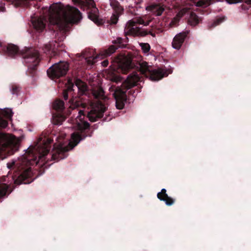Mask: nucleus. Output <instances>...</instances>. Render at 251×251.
I'll list each match as a JSON object with an SVG mask.
<instances>
[{
	"mask_svg": "<svg viewBox=\"0 0 251 251\" xmlns=\"http://www.w3.org/2000/svg\"><path fill=\"white\" fill-rule=\"evenodd\" d=\"M8 125V122L0 118V127L4 128ZM14 144L12 136L8 134L0 131V150L10 147Z\"/></svg>",
	"mask_w": 251,
	"mask_h": 251,
	"instance_id": "12",
	"label": "nucleus"
},
{
	"mask_svg": "<svg viewBox=\"0 0 251 251\" xmlns=\"http://www.w3.org/2000/svg\"><path fill=\"white\" fill-rule=\"evenodd\" d=\"M139 45L144 53H147L149 52L151 49V46L149 43H141Z\"/></svg>",
	"mask_w": 251,
	"mask_h": 251,
	"instance_id": "30",
	"label": "nucleus"
},
{
	"mask_svg": "<svg viewBox=\"0 0 251 251\" xmlns=\"http://www.w3.org/2000/svg\"><path fill=\"white\" fill-rule=\"evenodd\" d=\"M157 197L160 201H165L166 204L168 206L173 205L175 201L174 199L168 196L166 193V190L164 188L162 189L161 192L157 193Z\"/></svg>",
	"mask_w": 251,
	"mask_h": 251,
	"instance_id": "19",
	"label": "nucleus"
},
{
	"mask_svg": "<svg viewBox=\"0 0 251 251\" xmlns=\"http://www.w3.org/2000/svg\"><path fill=\"white\" fill-rule=\"evenodd\" d=\"M86 5L89 8H94L96 7V4L94 0H85Z\"/></svg>",
	"mask_w": 251,
	"mask_h": 251,
	"instance_id": "33",
	"label": "nucleus"
},
{
	"mask_svg": "<svg viewBox=\"0 0 251 251\" xmlns=\"http://www.w3.org/2000/svg\"><path fill=\"white\" fill-rule=\"evenodd\" d=\"M110 5L114 11L110 18V22L112 24H116L119 20V17L124 12V8L121 5L117 0H110Z\"/></svg>",
	"mask_w": 251,
	"mask_h": 251,
	"instance_id": "14",
	"label": "nucleus"
},
{
	"mask_svg": "<svg viewBox=\"0 0 251 251\" xmlns=\"http://www.w3.org/2000/svg\"><path fill=\"white\" fill-rule=\"evenodd\" d=\"M83 57L85 58L86 61L88 65H92L96 61L97 57H94L93 55H91V54H88L86 52L84 54Z\"/></svg>",
	"mask_w": 251,
	"mask_h": 251,
	"instance_id": "27",
	"label": "nucleus"
},
{
	"mask_svg": "<svg viewBox=\"0 0 251 251\" xmlns=\"http://www.w3.org/2000/svg\"><path fill=\"white\" fill-rule=\"evenodd\" d=\"M201 21V19L193 12H191L188 19V23L192 26H196Z\"/></svg>",
	"mask_w": 251,
	"mask_h": 251,
	"instance_id": "24",
	"label": "nucleus"
},
{
	"mask_svg": "<svg viewBox=\"0 0 251 251\" xmlns=\"http://www.w3.org/2000/svg\"><path fill=\"white\" fill-rule=\"evenodd\" d=\"M77 124V128L78 132H74L71 135V138L74 143V147L76 146L79 142L84 140L86 137H91L93 130L90 128V125L86 121H82Z\"/></svg>",
	"mask_w": 251,
	"mask_h": 251,
	"instance_id": "8",
	"label": "nucleus"
},
{
	"mask_svg": "<svg viewBox=\"0 0 251 251\" xmlns=\"http://www.w3.org/2000/svg\"><path fill=\"white\" fill-rule=\"evenodd\" d=\"M13 3L16 6H25L29 7L33 5L38 9L41 6L40 2L42 0H6Z\"/></svg>",
	"mask_w": 251,
	"mask_h": 251,
	"instance_id": "16",
	"label": "nucleus"
},
{
	"mask_svg": "<svg viewBox=\"0 0 251 251\" xmlns=\"http://www.w3.org/2000/svg\"><path fill=\"white\" fill-rule=\"evenodd\" d=\"M140 91V90H137V92H136L135 90H130L128 92V95L129 97L130 96H132L133 98H135L136 96L137 95V93L139 92Z\"/></svg>",
	"mask_w": 251,
	"mask_h": 251,
	"instance_id": "34",
	"label": "nucleus"
},
{
	"mask_svg": "<svg viewBox=\"0 0 251 251\" xmlns=\"http://www.w3.org/2000/svg\"><path fill=\"white\" fill-rule=\"evenodd\" d=\"M146 9L153 13L156 16H160L164 10V8L158 4H153L146 6Z\"/></svg>",
	"mask_w": 251,
	"mask_h": 251,
	"instance_id": "22",
	"label": "nucleus"
},
{
	"mask_svg": "<svg viewBox=\"0 0 251 251\" xmlns=\"http://www.w3.org/2000/svg\"><path fill=\"white\" fill-rule=\"evenodd\" d=\"M21 90V87L17 84H12L11 85L10 91L13 95H18Z\"/></svg>",
	"mask_w": 251,
	"mask_h": 251,
	"instance_id": "29",
	"label": "nucleus"
},
{
	"mask_svg": "<svg viewBox=\"0 0 251 251\" xmlns=\"http://www.w3.org/2000/svg\"><path fill=\"white\" fill-rule=\"evenodd\" d=\"M188 34V31H186L176 34L173 40L172 47L175 49L179 50L182 46Z\"/></svg>",
	"mask_w": 251,
	"mask_h": 251,
	"instance_id": "18",
	"label": "nucleus"
},
{
	"mask_svg": "<svg viewBox=\"0 0 251 251\" xmlns=\"http://www.w3.org/2000/svg\"><path fill=\"white\" fill-rule=\"evenodd\" d=\"M92 94L94 98L98 100L93 105L90 111L87 113V117L91 122H94L103 117V113L106 111L107 107L100 100H104L106 98L104 91L101 87L99 86L93 88Z\"/></svg>",
	"mask_w": 251,
	"mask_h": 251,
	"instance_id": "4",
	"label": "nucleus"
},
{
	"mask_svg": "<svg viewBox=\"0 0 251 251\" xmlns=\"http://www.w3.org/2000/svg\"><path fill=\"white\" fill-rule=\"evenodd\" d=\"M69 69V64L67 62H59L55 63L47 70V75L52 78H59L65 75Z\"/></svg>",
	"mask_w": 251,
	"mask_h": 251,
	"instance_id": "10",
	"label": "nucleus"
},
{
	"mask_svg": "<svg viewBox=\"0 0 251 251\" xmlns=\"http://www.w3.org/2000/svg\"><path fill=\"white\" fill-rule=\"evenodd\" d=\"M142 79L138 73H133L128 76L120 87L112 86L110 88L111 91H114L113 96L116 100V107L117 109L124 108L127 99L126 91L137 85V82L141 81Z\"/></svg>",
	"mask_w": 251,
	"mask_h": 251,
	"instance_id": "3",
	"label": "nucleus"
},
{
	"mask_svg": "<svg viewBox=\"0 0 251 251\" xmlns=\"http://www.w3.org/2000/svg\"><path fill=\"white\" fill-rule=\"evenodd\" d=\"M52 106L56 111L52 114V123L54 125H60L66 118L63 112L65 107L64 102L60 99H57L53 102Z\"/></svg>",
	"mask_w": 251,
	"mask_h": 251,
	"instance_id": "11",
	"label": "nucleus"
},
{
	"mask_svg": "<svg viewBox=\"0 0 251 251\" xmlns=\"http://www.w3.org/2000/svg\"><path fill=\"white\" fill-rule=\"evenodd\" d=\"M20 53L24 59L25 63L28 67L26 74L32 77L35 76L36 74L37 67L41 60L39 51L35 49L30 48L26 49L25 51H20Z\"/></svg>",
	"mask_w": 251,
	"mask_h": 251,
	"instance_id": "5",
	"label": "nucleus"
},
{
	"mask_svg": "<svg viewBox=\"0 0 251 251\" xmlns=\"http://www.w3.org/2000/svg\"><path fill=\"white\" fill-rule=\"evenodd\" d=\"M54 50V48H52V44L50 43L45 45L43 48L44 52L47 54H50L51 57L53 56H55L56 54Z\"/></svg>",
	"mask_w": 251,
	"mask_h": 251,
	"instance_id": "25",
	"label": "nucleus"
},
{
	"mask_svg": "<svg viewBox=\"0 0 251 251\" xmlns=\"http://www.w3.org/2000/svg\"><path fill=\"white\" fill-rule=\"evenodd\" d=\"M19 52V48L17 46L12 44L6 45L0 42V53L13 57Z\"/></svg>",
	"mask_w": 251,
	"mask_h": 251,
	"instance_id": "15",
	"label": "nucleus"
},
{
	"mask_svg": "<svg viewBox=\"0 0 251 251\" xmlns=\"http://www.w3.org/2000/svg\"><path fill=\"white\" fill-rule=\"evenodd\" d=\"M101 64L103 67H106L108 66L109 62L107 60H104L101 62Z\"/></svg>",
	"mask_w": 251,
	"mask_h": 251,
	"instance_id": "36",
	"label": "nucleus"
},
{
	"mask_svg": "<svg viewBox=\"0 0 251 251\" xmlns=\"http://www.w3.org/2000/svg\"><path fill=\"white\" fill-rule=\"evenodd\" d=\"M178 22V20L177 19H174L171 23V25H176Z\"/></svg>",
	"mask_w": 251,
	"mask_h": 251,
	"instance_id": "37",
	"label": "nucleus"
},
{
	"mask_svg": "<svg viewBox=\"0 0 251 251\" xmlns=\"http://www.w3.org/2000/svg\"><path fill=\"white\" fill-rule=\"evenodd\" d=\"M52 142L50 138H45L42 142L30 146L19 160L7 164L9 169L14 168L18 172L17 178H15L16 175L12 176L15 184L29 183L32 181L30 180L32 175L30 166L37 165L40 161H46Z\"/></svg>",
	"mask_w": 251,
	"mask_h": 251,
	"instance_id": "1",
	"label": "nucleus"
},
{
	"mask_svg": "<svg viewBox=\"0 0 251 251\" xmlns=\"http://www.w3.org/2000/svg\"><path fill=\"white\" fill-rule=\"evenodd\" d=\"M3 115L7 119L11 120L13 116V113L11 109H6L3 111Z\"/></svg>",
	"mask_w": 251,
	"mask_h": 251,
	"instance_id": "31",
	"label": "nucleus"
},
{
	"mask_svg": "<svg viewBox=\"0 0 251 251\" xmlns=\"http://www.w3.org/2000/svg\"><path fill=\"white\" fill-rule=\"evenodd\" d=\"M111 119V118H108L107 117H105L104 119V121H110Z\"/></svg>",
	"mask_w": 251,
	"mask_h": 251,
	"instance_id": "41",
	"label": "nucleus"
},
{
	"mask_svg": "<svg viewBox=\"0 0 251 251\" xmlns=\"http://www.w3.org/2000/svg\"><path fill=\"white\" fill-rule=\"evenodd\" d=\"M75 85L77 86L78 91L81 95L85 94L88 90L87 84L81 79L75 78L74 81Z\"/></svg>",
	"mask_w": 251,
	"mask_h": 251,
	"instance_id": "23",
	"label": "nucleus"
},
{
	"mask_svg": "<svg viewBox=\"0 0 251 251\" xmlns=\"http://www.w3.org/2000/svg\"><path fill=\"white\" fill-rule=\"evenodd\" d=\"M39 13V17H31V22L34 28L40 32L45 29L47 20L51 25L63 29L69 24L77 23L82 19L78 9L69 5L52 4L49 8L43 7Z\"/></svg>",
	"mask_w": 251,
	"mask_h": 251,
	"instance_id": "2",
	"label": "nucleus"
},
{
	"mask_svg": "<svg viewBox=\"0 0 251 251\" xmlns=\"http://www.w3.org/2000/svg\"><path fill=\"white\" fill-rule=\"evenodd\" d=\"M81 102L78 100L76 98H72L70 99L68 101L69 108L71 109H74L78 107L80 105H81ZM68 104H66L67 106Z\"/></svg>",
	"mask_w": 251,
	"mask_h": 251,
	"instance_id": "26",
	"label": "nucleus"
},
{
	"mask_svg": "<svg viewBox=\"0 0 251 251\" xmlns=\"http://www.w3.org/2000/svg\"><path fill=\"white\" fill-rule=\"evenodd\" d=\"M74 84L72 79L69 78L65 85L66 88L63 91V97L64 100H68L69 95H72L73 91H74Z\"/></svg>",
	"mask_w": 251,
	"mask_h": 251,
	"instance_id": "20",
	"label": "nucleus"
},
{
	"mask_svg": "<svg viewBox=\"0 0 251 251\" xmlns=\"http://www.w3.org/2000/svg\"><path fill=\"white\" fill-rule=\"evenodd\" d=\"M78 113H79L80 117H81V115L84 116V115H85L84 112L82 110H79Z\"/></svg>",
	"mask_w": 251,
	"mask_h": 251,
	"instance_id": "39",
	"label": "nucleus"
},
{
	"mask_svg": "<svg viewBox=\"0 0 251 251\" xmlns=\"http://www.w3.org/2000/svg\"><path fill=\"white\" fill-rule=\"evenodd\" d=\"M157 30H158V32H157V33H158V32H159V31H160V28H157Z\"/></svg>",
	"mask_w": 251,
	"mask_h": 251,
	"instance_id": "43",
	"label": "nucleus"
},
{
	"mask_svg": "<svg viewBox=\"0 0 251 251\" xmlns=\"http://www.w3.org/2000/svg\"><path fill=\"white\" fill-rule=\"evenodd\" d=\"M142 2V0H135V2L137 5L140 4Z\"/></svg>",
	"mask_w": 251,
	"mask_h": 251,
	"instance_id": "40",
	"label": "nucleus"
},
{
	"mask_svg": "<svg viewBox=\"0 0 251 251\" xmlns=\"http://www.w3.org/2000/svg\"><path fill=\"white\" fill-rule=\"evenodd\" d=\"M224 20V18L223 17H220L216 19L213 23L212 24L210 28L214 27L219 25H220L221 23H222Z\"/></svg>",
	"mask_w": 251,
	"mask_h": 251,
	"instance_id": "32",
	"label": "nucleus"
},
{
	"mask_svg": "<svg viewBox=\"0 0 251 251\" xmlns=\"http://www.w3.org/2000/svg\"><path fill=\"white\" fill-rule=\"evenodd\" d=\"M98 11L97 8H91V9L88 13V17L95 23L100 25L101 24V22L99 20Z\"/></svg>",
	"mask_w": 251,
	"mask_h": 251,
	"instance_id": "21",
	"label": "nucleus"
},
{
	"mask_svg": "<svg viewBox=\"0 0 251 251\" xmlns=\"http://www.w3.org/2000/svg\"><path fill=\"white\" fill-rule=\"evenodd\" d=\"M205 2L203 0H199L196 3V6L201 7V6H203L205 5Z\"/></svg>",
	"mask_w": 251,
	"mask_h": 251,
	"instance_id": "35",
	"label": "nucleus"
},
{
	"mask_svg": "<svg viewBox=\"0 0 251 251\" xmlns=\"http://www.w3.org/2000/svg\"><path fill=\"white\" fill-rule=\"evenodd\" d=\"M151 20L147 22L145 21L143 17H137L128 22V28L125 30V34L126 35H132L133 36L144 37L148 34L151 35L152 37H155V33L151 30L148 31L145 29H141L138 27H134L136 24L143 25L145 26L148 25Z\"/></svg>",
	"mask_w": 251,
	"mask_h": 251,
	"instance_id": "6",
	"label": "nucleus"
},
{
	"mask_svg": "<svg viewBox=\"0 0 251 251\" xmlns=\"http://www.w3.org/2000/svg\"><path fill=\"white\" fill-rule=\"evenodd\" d=\"M68 149L66 148H64L59 146L56 149L53 150L51 151V160L54 161H58L61 159L66 158L67 155Z\"/></svg>",
	"mask_w": 251,
	"mask_h": 251,
	"instance_id": "17",
	"label": "nucleus"
},
{
	"mask_svg": "<svg viewBox=\"0 0 251 251\" xmlns=\"http://www.w3.org/2000/svg\"><path fill=\"white\" fill-rule=\"evenodd\" d=\"M119 80V78L117 76L114 77L112 80L115 82H117Z\"/></svg>",
	"mask_w": 251,
	"mask_h": 251,
	"instance_id": "38",
	"label": "nucleus"
},
{
	"mask_svg": "<svg viewBox=\"0 0 251 251\" xmlns=\"http://www.w3.org/2000/svg\"><path fill=\"white\" fill-rule=\"evenodd\" d=\"M132 58L128 53L127 54H119L112 60V66L114 71L127 74L128 71L133 67Z\"/></svg>",
	"mask_w": 251,
	"mask_h": 251,
	"instance_id": "7",
	"label": "nucleus"
},
{
	"mask_svg": "<svg viewBox=\"0 0 251 251\" xmlns=\"http://www.w3.org/2000/svg\"><path fill=\"white\" fill-rule=\"evenodd\" d=\"M48 160L47 161H46V162H45V163H44L43 164V165H44V166H47L48 165H47V163H48Z\"/></svg>",
	"mask_w": 251,
	"mask_h": 251,
	"instance_id": "42",
	"label": "nucleus"
},
{
	"mask_svg": "<svg viewBox=\"0 0 251 251\" xmlns=\"http://www.w3.org/2000/svg\"><path fill=\"white\" fill-rule=\"evenodd\" d=\"M127 37L123 39L121 37H118L116 40L112 41V43L114 45L110 46L109 47L104 50V55L105 56H110L114 53L118 48H125L126 47V44L128 42Z\"/></svg>",
	"mask_w": 251,
	"mask_h": 251,
	"instance_id": "13",
	"label": "nucleus"
},
{
	"mask_svg": "<svg viewBox=\"0 0 251 251\" xmlns=\"http://www.w3.org/2000/svg\"><path fill=\"white\" fill-rule=\"evenodd\" d=\"M140 72L152 81H158L168 75L167 72L162 69H151V67L146 62L140 64Z\"/></svg>",
	"mask_w": 251,
	"mask_h": 251,
	"instance_id": "9",
	"label": "nucleus"
},
{
	"mask_svg": "<svg viewBox=\"0 0 251 251\" xmlns=\"http://www.w3.org/2000/svg\"><path fill=\"white\" fill-rule=\"evenodd\" d=\"M8 185L5 183L0 184V199L5 196L8 191Z\"/></svg>",
	"mask_w": 251,
	"mask_h": 251,
	"instance_id": "28",
	"label": "nucleus"
}]
</instances>
